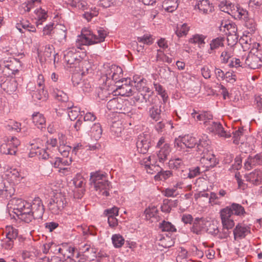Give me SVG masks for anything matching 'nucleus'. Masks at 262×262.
Instances as JSON below:
<instances>
[{
    "label": "nucleus",
    "instance_id": "nucleus-16",
    "mask_svg": "<svg viewBox=\"0 0 262 262\" xmlns=\"http://www.w3.org/2000/svg\"><path fill=\"white\" fill-rule=\"evenodd\" d=\"M37 53L38 57H40V60L42 61L43 60L46 61L48 59L52 60L50 59L52 56H53L54 62H55L56 56L58 55L57 53H55L54 48L52 45H47L45 47L44 51H42L41 50L38 49Z\"/></svg>",
    "mask_w": 262,
    "mask_h": 262
},
{
    "label": "nucleus",
    "instance_id": "nucleus-39",
    "mask_svg": "<svg viewBox=\"0 0 262 262\" xmlns=\"http://www.w3.org/2000/svg\"><path fill=\"white\" fill-rule=\"evenodd\" d=\"M68 5L72 7L76 8L83 10L86 7L88 3L84 1L81 0H67Z\"/></svg>",
    "mask_w": 262,
    "mask_h": 262
},
{
    "label": "nucleus",
    "instance_id": "nucleus-59",
    "mask_svg": "<svg viewBox=\"0 0 262 262\" xmlns=\"http://www.w3.org/2000/svg\"><path fill=\"white\" fill-rule=\"evenodd\" d=\"M238 36L236 33L229 34L227 37V41L229 47H231L235 45L237 42Z\"/></svg>",
    "mask_w": 262,
    "mask_h": 262
},
{
    "label": "nucleus",
    "instance_id": "nucleus-58",
    "mask_svg": "<svg viewBox=\"0 0 262 262\" xmlns=\"http://www.w3.org/2000/svg\"><path fill=\"white\" fill-rule=\"evenodd\" d=\"M206 231L209 234L213 235H217L219 233L218 227L214 223L207 224V226Z\"/></svg>",
    "mask_w": 262,
    "mask_h": 262
},
{
    "label": "nucleus",
    "instance_id": "nucleus-10",
    "mask_svg": "<svg viewBox=\"0 0 262 262\" xmlns=\"http://www.w3.org/2000/svg\"><path fill=\"white\" fill-rule=\"evenodd\" d=\"M245 213L244 208L241 205L237 203H233L231 205L226 207L220 211L221 216L225 217L228 220H232L231 219L232 215L240 216Z\"/></svg>",
    "mask_w": 262,
    "mask_h": 262
},
{
    "label": "nucleus",
    "instance_id": "nucleus-6",
    "mask_svg": "<svg viewBox=\"0 0 262 262\" xmlns=\"http://www.w3.org/2000/svg\"><path fill=\"white\" fill-rule=\"evenodd\" d=\"M245 64L250 69H256L262 66V49L258 43H254L248 56Z\"/></svg>",
    "mask_w": 262,
    "mask_h": 262
},
{
    "label": "nucleus",
    "instance_id": "nucleus-25",
    "mask_svg": "<svg viewBox=\"0 0 262 262\" xmlns=\"http://www.w3.org/2000/svg\"><path fill=\"white\" fill-rule=\"evenodd\" d=\"M210 141L207 137H203L197 141V152L200 155L206 154L209 151Z\"/></svg>",
    "mask_w": 262,
    "mask_h": 262
},
{
    "label": "nucleus",
    "instance_id": "nucleus-41",
    "mask_svg": "<svg viewBox=\"0 0 262 262\" xmlns=\"http://www.w3.org/2000/svg\"><path fill=\"white\" fill-rule=\"evenodd\" d=\"M96 119L95 115L93 113L88 112L86 113L83 117V128L87 130L89 129V126L90 125L89 123L93 122Z\"/></svg>",
    "mask_w": 262,
    "mask_h": 262
},
{
    "label": "nucleus",
    "instance_id": "nucleus-45",
    "mask_svg": "<svg viewBox=\"0 0 262 262\" xmlns=\"http://www.w3.org/2000/svg\"><path fill=\"white\" fill-rule=\"evenodd\" d=\"M245 20V26L247 29L248 34L253 33L256 30V23L255 20L252 18L248 17V18L244 19Z\"/></svg>",
    "mask_w": 262,
    "mask_h": 262
},
{
    "label": "nucleus",
    "instance_id": "nucleus-1",
    "mask_svg": "<svg viewBox=\"0 0 262 262\" xmlns=\"http://www.w3.org/2000/svg\"><path fill=\"white\" fill-rule=\"evenodd\" d=\"M122 76L123 71L120 67L115 64L107 66L105 75L100 79L104 83L105 87L99 88L97 90L99 99L102 100L106 99L111 93H113L111 88H113L114 84L119 83Z\"/></svg>",
    "mask_w": 262,
    "mask_h": 262
},
{
    "label": "nucleus",
    "instance_id": "nucleus-46",
    "mask_svg": "<svg viewBox=\"0 0 262 262\" xmlns=\"http://www.w3.org/2000/svg\"><path fill=\"white\" fill-rule=\"evenodd\" d=\"M34 7L33 0H27L19 7V11L22 14L29 12Z\"/></svg>",
    "mask_w": 262,
    "mask_h": 262
},
{
    "label": "nucleus",
    "instance_id": "nucleus-26",
    "mask_svg": "<svg viewBox=\"0 0 262 262\" xmlns=\"http://www.w3.org/2000/svg\"><path fill=\"white\" fill-rule=\"evenodd\" d=\"M83 11L84 13L83 16L88 21L91 20L93 17L97 16L99 13L98 9L92 5H88Z\"/></svg>",
    "mask_w": 262,
    "mask_h": 262
},
{
    "label": "nucleus",
    "instance_id": "nucleus-49",
    "mask_svg": "<svg viewBox=\"0 0 262 262\" xmlns=\"http://www.w3.org/2000/svg\"><path fill=\"white\" fill-rule=\"evenodd\" d=\"M53 96L58 100L62 102H67L68 100V96L63 91L55 89L53 92Z\"/></svg>",
    "mask_w": 262,
    "mask_h": 262
},
{
    "label": "nucleus",
    "instance_id": "nucleus-32",
    "mask_svg": "<svg viewBox=\"0 0 262 262\" xmlns=\"http://www.w3.org/2000/svg\"><path fill=\"white\" fill-rule=\"evenodd\" d=\"M185 162V157L183 158H176L171 159L169 161L168 165L169 167L171 169H182L184 166V163Z\"/></svg>",
    "mask_w": 262,
    "mask_h": 262
},
{
    "label": "nucleus",
    "instance_id": "nucleus-43",
    "mask_svg": "<svg viewBox=\"0 0 262 262\" xmlns=\"http://www.w3.org/2000/svg\"><path fill=\"white\" fill-rule=\"evenodd\" d=\"M122 130V125L120 122H114L111 125V132L112 134L115 137L120 136Z\"/></svg>",
    "mask_w": 262,
    "mask_h": 262
},
{
    "label": "nucleus",
    "instance_id": "nucleus-29",
    "mask_svg": "<svg viewBox=\"0 0 262 262\" xmlns=\"http://www.w3.org/2000/svg\"><path fill=\"white\" fill-rule=\"evenodd\" d=\"M219 7L222 11L229 14L233 15L235 13V6L229 1H225L221 2Z\"/></svg>",
    "mask_w": 262,
    "mask_h": 262
},
{
    "label": "nucleus",
    "instance_id": "nucleus-52",
    "mask_svg": "<svg viewBox=\"0 0 262 262\" xmlns=\"http://www.w3.org/2000/svg\"><path fill=\"white\" fill-rule=\"evenodd\" d=\"M206 37L202 35L195 34L191 37L189 42L192 43H197L199 46L205 44L204 40Z\"/></svg>",
    "mask_w": 262,
    "mask_h": 262
},
{
    "label": "nucleus",
    "instance_id": "nucleus-34",
    "mask_svg": "<svg viewBox=\"0 0 262 262\" xmlns=\"http://www.w3.org/2000/svg\"><path fill=\"white\" fill-rule=\"evenodd\" d=\"M262 164V156L256 155L254 157H249L247 161L245 163V166L248 168V166L251 167L257 165Z\"/></svg>",
    "mask_w": 262,
    "mask_h": 262
},
{
    "label": "nucleus",
    "instance_id": "nucleus-56",
    "mask_svg": "<svg viewBox=\"0 0 262 262\" xmlns=\"http://www.w3.org/2000/svg\"><path fill=\"white\" fill-rule=\"evenodd\" d=\"M157 212L158 209L154 205L149 206L144 211L147 219H149L152 217H154L157 214Z\"/></svg>",
    "mask_w": 262,
    "mask_h": 262
},
{
    "label": "nucleus",
    "instance_id": "nucleus-13",
    "mask_svg": "<svg viewBox=\"0 0 262 262\" xmlns=\"http://www.w3.org/2000/svg\"><path fill=\"white\" fill-rule=\"evenodd\" d=\"M150 137L148 134H141L138 137L136 146L139 152L145 154L150 147Z\"/></svg>",
    "mask_w": 262,
    "mask_h": 262
},
{
    "label": "nucleus",
    "instance_id": "nucleus-11",
    "mask_svg": "<svg viewBox=\"0 0 262 262\" xmlns=\"http://www.w3.org/2000/svg\"><path fill=\"white\" fill-rule=\"evenodd\" d=\"M125 81L126 83L122 84V85H115L114 84L113 88H111V91H113V93H115L114 95H120L122 96H132L133 93L132 86L129 84H127L128 82H130V79L123 80L121 79V82Z\"/></svg>",
    "mask_w": 262,
    "mask_h": 262
},
{
    "label": "nucleus",
    "instance_id": "nucleus-38",
    "mask_svg": "<svg viewBox=\"0 0 262 262\" xmlns=\"http://www.w3.org/2000/svg\"><path fill=\"white\" fill-rule=\"evenodd\" d=\"M69 103L68 108L70 110L68 115L71 120H75L80 113V109L77 106H74L72 104Z\"/></svg>",
    "mask_w": 262,
    "mask_h": 262
},
{
    "label": "nucleus",
    "instance_id": "nucleus-33",
    "mask_svg": "<svg viewBox=\"0 0 262 262\" xmlns=\"http://www.w3.org/2000/svg\"><path fill=\"white\" fill-rule=\"evenodd\" d=\"M178 7L177 0H165L162 4V8L168 12H173Z\"/></svg>",
    "mask_w": 262,
    "mask_h": 262
},
{
    "label": "nucleus",
    "instance_id": "nucleus-5",
    "mask_svg": "<svg viewBox=\"0 0 262 262\" xmlns=\"http://www.w3.org/2000/svg\"><path fill=\"white\" fill-rule=\"evenodd\" d=\"M82 253H77L75 260L77 262H84L86 260L92 261L97 257L98 262H107L108 257L105 254L99 253L98 256L96 253L95 249L91 248L90 246L85 245L82 249Z\"/></svg>",
    "mask_w": 262,
    "mask_h": 262
},
{
    "label": "nucleus",
    "instance_id": "nucleus-20",
    "mask_svg": "<svg viewBox=\"0 0 262 262\" xmlns=\"http://www.w3.org/2000/svg\"><path fill=\"white\" fill-rule=\"evenodd\" d=\"M202 155L203 156L201 157L200 161L201 163L204 164L206 167H213L218 163L216 158L213 154L208 151Z\"/></svg>",
    "mask_w": 262,
    "mask_h": 262
},
{
    "label": "nucleus",
    "instance_id": "nucleus-15",
    "mask_svg": "<svg viewBox=\"0 0 262 262\" xmlns=\"http://www.w3.org/2000/svg\"><path fill=\"white\" fill-rule=\"evenodd\" d=\"M223 228L221 231H219L218 238L220 239H225L227 238L230 233V230L234 226L233 220H228L225 217L221 216Z\"/></svg>",
    "mask_w": 262,
    "mask_h": 262
},
{
    "label": "nucleus",
    "instance_id": "nucleus-22",
    "mask_svg": "<svg viewBox=\"0 0 262 262\" xmlns=\"http://www.w3.org/2000/svg\"><path fill=\"white\" fill-rule=\"evenodd\" d=\"M226 38L224 37L219 36L212 39L209 43L210 48L208 51L209 54H213L220 47L224 46Z\"/></svg>",
    "mask_w": 262,
    "mask_h": 262
},
{
    "label": "nucleus",
    "instance_id": "nucleus-14",
    "mask_svg": "<svg viewBox=\"0 0 262 262\" xmlns=\"http://www.w3.org/2000/svg\"><path fill=\"white\" fill-rule=\"evenodd\" d=\"M44 207L41 199L35 198L31 203V212H30L34 220L41 219L44 213Z\"/></svg>",
    "mask_w": 262,
    "mask_h": 262
},
{
    "label": "nucleus",
    "instance_id": "nucleus-30",
    "mask_svg": "<svg viewBox=\"0 0 262 262\" xmlns=\"http://www.w3.org/2000/svg\"><path fill=\"white\" fill-rule=\"evenodd\" d=\"M32 121L35 126L38 128H45L46 119L42 114L36 112L32 115Z\"/></svg>",
    "mask_w": 262,
    "mask_h": 262
},
{
    "label": "nucleus",
    "instance_id": "nucleus-57",
    "mask_svg": "<svg viewBox=\"0 0 262 262\" xmlns=\"http://www.w3.org/2000/svg\"><path fill=\"white\" fill-rule=\"evenodd\" d=\"M171 172L170 171L161 170L159 171L158 173L155 176V179L156 180H165L170 177Z\"/></svg>",
    "mask_w": 262,
    "mask_h": 262
},
{
    "label": "nucleus",
    "instance_id": "nucleus-9",
    "mask_svg": "<svg viewBox=\"0 0 262 262\" xmlns=\"http://www.w3.org/2000/svg\"><path fill=\"white\" fill-rule=\"evenodd\" d=\"M20 145L19 140L15 137L8 138L5 143L0 146V151L3 154L14 155L16 154L17 148Z\"/></svg>",
    "mask_w": 262,
    "mask_h": 262
},
{
    "label": "nucleus",
    "instance_id": "nucleus-31",
    "mask_svg": "<svg viewBox=\"0 0 262 262\" xmlns=\"http://www.w3.org/2000/svg\"><path fill=\"white\" fill-rule=\"evenodd\" d=\"M2 87L7 93L11 94L14 92L17 89V83L14 80L5 81Z\"/></svg>",
    "mask_w": 262,
    "mask_h": 262
},
{
    "label": "nucleus",
    "instance_id": "nucleus-51",
    "mask_svg": "<svg viewBox=\"0 0 262 262\" xmlns=\"http://www.w3.org/2000/svg\"><path fill=\"white\" fill-rule=\"evenodd\" d=\"M112 243L116 248H120L124 243V239L119 234H114L112 237Z\"/></svg>",
    "mask_w": 262,
    "mask_h": 262
},
{
    "label": "nucleus",
    "instance_id": "nucleus-27",
    "mask_svg": "<svg viewBox=\"0 0 262 262\" xmlns=\"http://www.w3.org/2000/svg\"><path fill=\"white\" fill-rule=\"evenodd\" d=\"M250 232L248 227L238 224L233 230L234 239L244 238Z\"/></svg>",
    "mask_w": 262,
    "mask_h": 262
},
{
    "label": "nucleus",
    "instance_id": "nucleus-55",
    "mask_svg": "<svg viewBox=\"0 0 262 262\" xmlns=\"http://www.w3.org/2000/svg\"><path fill=\"white\" fill-rule=\"evenodd\" d=\"M201 116L203 117L201 118V121L203 122L204 125L206 127L213 121V116L209 112L201 113Z\"/></svg>",
    "mask_w": 262,
    "mask_h": 262
},
{
    "label": "nucleus",
    "instance_id": "nucleus-44",
    "mask_svg": "<svg viewBox=\"0 0 262 262\" xmlns=\"http://www.w3.org/2000/svg\"><path fill=\"white\" fill-rule=\"evenodd\" d=\"M47 92L45 91L43 88H41L33 93L32 97L35 101H45L47 98Z\"/></svg>",
    "mask_w": 262,
    "mask_h": 262
},
{
    "label": "nucleus",
    "instance_id": "nucleus-61",
    "mask_svg": "<svg viewBox=\"0 0 262 262\" xmlns=\"http://www.w3.org/2000/svg\"><path fill=\"white\" fill-rule=\"evenodd\" d=\"M250 178L255 182H259L262 181V170L260 169L255 170L250 173Z\"/></svg>",
    "mask_w": 262,
    "mask_h": 262
},
{
    "label": "nucleus",
    "instance_id": "nucleus-28",
    "mask_svg": "<svg viewBox=\"0 0 262 262\" xmlns=\"http://www.w3.org/2000/svg\"><path fill=\"white\" fill-rule=\"evenodd\" d=\"M170 151L169 145L167 143L164 144L163 147H160V149L157 154L159 161L164 163L166 161Z\"/></svg>",
    "mask_w": 262,
    "mask_h": 262
},
{
    "label": "nucleus",
    "instance_id": "nucleus-40",
    "mask_svg": "<svg viewBox=\"0 0 262 262\" xmlns=\"http://www.w3.org/2000/svg\"><path fill=\"white\" fill-rule=\"evenodd\" d=\"M5 232L7 239L14 240L18 234V230L11 226H8L6 227Z\"/></svg>",
    "mask_w": 262,
    "mask_h": 262
},
{
    "label": "nucleus",
    "instance_id": "nucleus-23",
    "mask_svg": "<svg viewBox=\"0 0 262 262\" xmlns=\"http://www.w3.org/2000/svg\"><path fill=\"white\" fill-rule=\"evenodd\" d=\"M14 193V189L10 186H6L2 178L0 176V198L8 199L10 198Z\"/></svg>",
    "mask_w": 262,
    "mask_h": 262
},
{
    "label": "nucleus",
    "instance_id": "nucleus-7",
    "mask_svg": "<svg viewBox=\"0 0 262 262\" xmlns=\"http://www.w3.org/2000/svg\"><path fill=\"white\" fill-rule=\"evenodd\" d=\"M129 103L120 97L110 99L107 103V108L113 112L125 114L129 111Z\"/></svg>",
    "mask_w": 262,
    "mask_h": 262
},
{
    "label": "nucleus",
    "instance_id": "nucleus-64",
    "mask_svg": "<svg viewBox=\"0 0 262 262\" xmlns=\"http://www.w3.org/2000/svg\"><path fill=\"white\" fill-rule=\"evenodd\" d=\"M118 208L117 207H114L112 208L105 210L104 211V214L107 216V217L110 216H111V217L117 216L118 215Z\"/></svg>",
    "mask_w": 262,
    "mask_h": 262
},
{
    "label": "nucleus",
    "instance_id": "nucleus-54",
    "mask_svg": "<svg viewBox=\"0 0 262 262\" xmlns=\"http://www.w3.org/2000/svg\"><path fill=\"white\" fill-rule=\"evenodd\" d=\"M234 15L237 16L238 17L243 19H245L249 17L248 12L246 9L241 7H238L237 6H235V13L234 14Z\"/></svg>",
    "mask_w": 262,
    "mask_h": 262
},
{
    "label": "nucleus",
    "instance_id": "nucleus-36",
    "mask_svg": "<svg viewBox=\"0 0 262 262\" xmlns=\"http://www.w3.org/2000/svg\"><path fill=\"white\" fill-rule=\"evenodd\" d=\"M233 49L231 47H227L222 53L220 58L222 63H227L233 56Z\"/></svg>",
    "mask_w": 262,
    "mask_h": 262
},
{
    "label": "nucleus",
    "instance_id": "nucleus-18",
    "mask_svg": "<svg viewBox=\"0 0 262 262\" xmlns=\"http://www.w3.org/2000/svg\"><path fill=\"white\" fill-rule=\"evenodd\" d=\"M194 9H198L200 13L206 14L211 12L213 7L208 0H196Z\"/></svg>",
    "mask_w": 262,
    "mask_h": 262
},
{
    "label": "nucleus",
    "instance_id": "nucleus-8",
    "mask_svg": "<svg viewBox=\"0 0 262 262\" xmlns=\"http://www.w3.org/2000/svg\"><path fill=\"white\" fill-rule=\"evenodd\" d=\"M67 203L65 196L61 193H58L50 200L48 207L52 213L58 214L63 210Z\"/></svg>",
    "mask_w": 262,
    "mask_h": 262
},
{
    "label": "nucleus",
    "instance_id": "nucleus-35",
    "mask_svg": "<svg viewBox=\"0 0 262 262\" xmlns=\"http://www.w3.org/2000/svg\"><path fill=\"white\" fill-rule=\"evenodd\" d=\"M252 40L250 36L247 35L242 36L239 39V42L244 51H246L249 49L251 50L253 48V45L255 42H252Z\"/></svg>",
    "mask_w": 262,
    "mask_h": 262
},
{
    "label": "nucleus",
    "instance_id": "nucleus-48",
    "mask_svg": "<svg viewBox=\"0 0 262 262\" xmlns=\"http://www.w3.org/2000/svg\"><path fill=\"white\" fill-rule=\"evenodd\" d=\"M189 30V27L188 26L187 24H183V25H178L176 33L177 35L180 37L183 36H186Z\"/></svg>",
    "mask_w": 262,
    "mask_h": 262
},
{
    "label": "nucleus",
    "instance_id": "nucleus-12",
    "mask_svg": "<svg viewBox=\"0 0 262 262\" xmlns=\"http://www.w3.org/2000/svg\"><path fill=\"white\" fill-rule=\"evenodd\" d=\"M198 140L194 137L189 135H185L180 139H177L174 141V146L180 149L185 148H193L197 144Z\"/></svg>",
    "mask_w": 262,
    "mask_h": 262
},
{
    "label": "nucleus",
    "instance_id": "nucleus-4",
    "mask_svg": "<svg viewBox=\"0 0 262 262\" xmlns=\"http://www.w3.org/2000/svg\"><path fill=\"white\" fill-rule=\"evenodd\" d=\"M90 184L93 186L95 190L99 194L108 196L110 184L107 178V174L101 171L91 172L90 174Z\"/></svg>",
    "mask_w": 262,
    "mask_h": 262
},
{
    "label": "nucleus",
    "instance_id": "nucleus-24",
    "mask_svg": "<svg viewBox=\"0 0 262 262\" xmlns=\"http://www.w3.org/2000/svg\"><path fill=\"white\" fill-rule=\"evenodd\" d=\"M86 131L89 132L91 138L96 141L100 139L102 134V127L99 123H94Z\"/></svg>",
    "mask_w": 262,
    "mask_h": 262
},
{
    "label": "nucleus",
    "instance_id": "nucleus-37",
    "mask_svg": "<svg viewBox=\"0 0 262 262\" xmlns=\"http://www.w3.org/2000/svg\"><path fill=\"white\" fill-rule=\"evenodd\" d=\"M160 107L161 106L154 105L149 108L148 111L149 116L156 121L159 120L161 118V110Z\"/></svg>",
    "mask_w": 262,
    "mask_h": 262
},
{
    "label": "nucleus",
    "instance_id": "nucleus-63",
    "mask_svg": "<svg viewBox=\"0 0 262 262\" xmlns=\"http://www.w3.org/2000/svg\"><path fill=\"white\" fill-rule=\"evenodd\" d=\"M137 41L143 44L150 45L152 43V38L150 35L145 34L141 37L137 38Z\"/></svg>",
    "mask_w": 262,
    "mask_h": 262
},
{
    "label": "nucleus",
    "instance_id": "nucleus-2",
    "mask_svg": "<svg viewBox=\"0 0 262 262\" xmlns=\"http://www.w3.org/2000/svg\"><path fill=\"white\" fill-rule=\"evenodd\" d=\"M106 36V32L102 28L98 29L97 33H94L87 28L82 29L81 34L77 36L76 41V48L81 49L82 46H91L102 42Z\"/></svg>",
    "mask_w": 262,
    "mask_h": 262
},
{
    "label": "nucleus",
    "instance_id": "nucleus-17",
    "mask_svg": "<svg viewBox=\"0 0 262 262\" xmlns=\"http://www.w3.org/2000/svg\"><path fill=\"white\" fill-rule=\"evenodd\" d=\"M206 128L209 132L217 135L220 137L225 138L230 137V135L226 132L222 125L219 122L212 121Z\"/></svg>",
    "mask_w": 262,
    "mask_h": 262
},
{
    "label": "nucleus",
    "instance_id": "nucleus-47",
    "mask_svg": "<svg viewBox=\"0 0 262 262\" xmlns=\"http://www.w3.org/2000/svg\"><path fill=\"white\" fill-rule=\"evenodd\" d=\"M159 227L163 232L176 231L175 227L171 223L165 221H163L162 223H160Z\"/></svg>",
    "mask_w": 262,
    "mask_h": 262
},
{
    "label": "nucleus",
    "instance_id": "nucleus-50",
    "mask_svg": "<svg viewBox=\"0 0 262 262\" xmlns=\"http://www.w3.org/2000/svg\"><path fill=\"white\" fill-rule=\"evenodd\" d=\"M60 27H61V28H57L55 30V39H57L60 42H62L63 40H65L67 36L66 27L63 26H60Z\"/></svg>",
    "mask_w": 262,
    "mask_h": 262
},
{
    "label": "nucleus",
    "instance_id": "nucleus-19",
    "mask_svg": "<svg viewBox=\"0 0 262 262\" xmlns=\"http://www.w3.org/2000/svg\"><path fill=\"white\" fill-rule=\"evenodd\" d=\"M64 60L67 64L72 65L77 60V49L75 47L68 48L64 51Z\"/></svg>",
    "mask_w": 262,
    "mask_h": 262
},
{
    "label": "nucleus",
    "instance_id": "nucleus-42",
    "mask_svg": "<svg viewBox=\"0 0 262 262\" xmlns=\"http://www.w3.org/2000/svg\"><path fill=\"white\" fill-rule=\"evenodd\" d=\"M154 86L158 95L162 97L163 103H166L168 97L165 89L159 83H154Z\"/></svg>",
    "mask_w": 262,
    "mask_h": 262
},
{
    "label": "nucleus",
    "instance_id": "nucleus-21",
    "mask_svg": "<svg viewBox=\"0 0 262 262\" xmlns=\"http://www.w3.org/2000/svg\"><path fill=\"white\" fill-rule=\"evenodd\" d=\"M207 224H209V222L202 219H196L193 222L191 230L193 233L199 234L202 231H206Z\"/></svg>",
    "mask_w": 262,
    "mask_h": 262
},
{
    "label": "nucleus",
    "instance_id": "nucleus-53",
    "mask_svg": "<svg viewBox=\"0 0 262 262\" xmlns=\"http://www.w3.org/2000/svg\"><path fill=\"white\" fill-rule=\"evenodd\" d=\"M59 144L58 150L61 152L63 156H66L69 155V152L66 150H62V146H65L67 142L66 140V136L63 134L59 135L58 136Z\"/></svg>",
    "mask_w": 262,
    "mask_h": 262
},
{
    "label": "nucleus",
    "instance_id": "nucleus-62",
    "mask_svg": "<svg viewBox=\"0 0 262 262\" xmlns=\"http://www.w3.org/2000/svg\"><path fill=\"white\" fill-rule=\"evenodd\" d=\"M221 27L226 28L227 30L228 31V34L236 33L237 28L235 25L234 24H231L230 23L224 24L222 23L221 24Z\"/></svg>",
    "mask_w": 262,
    "mask_h": 262
},
{
    "label": "nucleus",
    "instance_id": "nucleus-3",
    "mask_svg": "<svg viewBox=\"0 0 262 262\" xmlns=\"http://www.w3.org/2000/svg\"><path fill=\"white\" fill-rule=\"evenodd\" d=\"M10 208L19 219L27 223L31 222L34 217L31 212V203L22 199L13 198L9 203Z\"/></svg>",
    "mask_w": 262,
    "mask_h": 262
},
{
    "label": "nucleus",
    "instance_id": "nucleus-60",
    "mask_svg": "<svg viewBox=\"0 0 262 262\" xmlns=\"http://www.w3.org/2000/svg\"><path fill=\"white\" fill-rule=\"evenodd\" d=\"M54 26V24L53 23H50L44 27L42 30L43 35L52 36L55 33Z\"/></svg>",
    "mask_w": 262,
    "mask_h": 262
}]
</instances>
